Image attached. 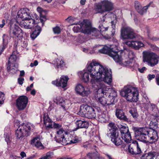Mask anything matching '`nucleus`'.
Wrapping results in <instances>:
<instances>
[{"label": "nucleus", "instance_id": "49", "mask_svg": "<svg viewBox=\"0 0 159 159\" xmlns=\"http://www.w3.org/2000/svg\"><path fill=\"white\" fill-rule=\"evenodd\" d=\"M53 30L55 34H59L61 32V29L59 26H56L53 28Z\"/></svg>", "mask_w": 159, "mask_h": 159}, {"label": "nucleus", "instance_id": "44", "mask_svg": "<svg viewBox=\"0 0 159 159\" xmlns=\"http://www.w3.org/2000/svg\"><path fill=\"white\" fill-rule=\"evenodd\" d=\"M97 116L99 119V121L103 122H106V120L105 119V116L104 114L102 113H99L97 115Z\"/></svg>", "mask_w": 159, "mask_h": 159}, {"label": "nucleus", "instance_id": "30", "mask_svg": "<svg viewBox=\"0 0 159 159\" xmlns=\"http://www.w3.org/2000/svg\"><path fill=\"white\" fill-rule=\"evenodd\" d=\"M35 29L34 31L31 34L30 37L33 39H34L39 34L41 29L40 26L38 25L35 26Z\"/></svg>", "mask_w": 159, "mask_h": 159}, {"label": "nucleus", "instance_id": "38", "mask_svg": "<svg viewBox=\"0 0 159 159\" xmlns=\"http://www.w3.org/2000/svg\"><path fill=\"white\" fill-rule=\"evenodd\" d=\"M129 112L131 114L134 118L135 120L138 119L139 116L136 109L132 108L129 111Z\"/></svg>", "mask_w": 159, "mask_h": 159}, {"label": "nucleus", "instance_id": "43", "mask_svg": "<svg viewBox=\"0 0 159 159\" xmlns=\"http://www.w3.org/2000/svg\"><path fill=\"white\" fill-rule=\"evenodd\" d=\"M16 59L17 57L16 55L12 54L9 58L8 64H10L15 62Z\"/></svg>", "mask_w": 159, "mask_h": 159}, {"label": "nucleus", "instance_id": "36", "mask_svg": "<svg viewBox=\"0 0 159 159\" xmlns=\"http://www.w3.org/2000/svg\"><path fill=\"white\" fill-rule=\"evenodd\" d=\"M76 93L82 96H87L90 93V90H75Z\"/></svg>", "mask_w": 159, "mask_h": 159}, {"label": "nucleus", "instance_id": "56", "mask_svg": "<svg viewBox=\"0 0 159 159\" xmlns=\"http://www.w3.org/2000/svg\"><path fill=\"white\" fill-rule=\"evenodd\" d=\"M4 137L5 138V141L7 142V144H8V143H10V140L9 135L7 133H6L4 134Z\"/></svg>", "mask_w": 159, "mask_h": 159}, {"label": "nucleus", "instance_id": "2", "mask_svg": "<svg viewBox=\"0 0 159 159\" xmlns=\"http://www.w3.org/2000/svg\"><path fill=\"white\" fill-rule=\"evenodd\" d=\"M136 139L145 143L152 144L158 139L157 133L154 129L148 127H133Z\"/></svg>", "mask_w": 159, "mask_h": 159}, {"label": "nucleus", "instance_id": "54", "mask_svg": "<svg viewBox=\"0 0 159 159\" xmlns=\"http://www.w3.org/2000/svg\"><path fill=\"white\" fill-rule=\"evenodd\" d=\"M143 101L144 103L148 104L150 103V101L149 99L147 97L146 95H144L143 96Z\"/></svg>", "mask_w": 159, "mask_h": 159}, {"label": "nucleus", "instance_id": "61", "mask_svg": "<svg viewBox=\"0 0 159 159\" xmlns=\"http://www.w3.org/2000/svg\"><path fill=\"white\" fill-rule=\"evenodd\" d=\"M106 15H102V17H101L100 20L99 21V22L100 23H102L105 21V16Z\"/></svg>", "mask_w": 159, "mask_h": 159}, {"label": "nucleus", "instance_id": "39", "mask_svg": "<svg viewBox=\"0 0 159 159\" xmlns=\"http://www.w3.org/2000/svg\"><path fill=\"white\" fill-rule=\"evenodd\" d=\"M53 156V152H47L42 157L38 159H52Z\"/></svg>", "mask_w": 159, "mask_h": 159}, {"label": "nucleus", "instance_id": "58", "mask_svg": "<svg viewBox=\"0 0 159 159\" xmlns=\"http://www.w3.org/2000/svg\"><path fill=\"white\" fill-rule=\"evenodd\" d=\"M84 88L81 84H78L75 87V89H84Z\"/></svg>", "mask_w": 159, "mask_h": 159}, {"label": "nucleus", "instance_id": "26", "mask_svg": "<svg viewBox=\"0 0 159 159\" xmlns=\"http://www.w3.org/2000/svg\"><path fill=\"white\" fill-rule=\"evenodd\" d=\"M31 144L34 145L39 149H42L44 148V146L41 143L40 139L38 137L34 138L32 140Z\"/></svg>", "mask_w": 159, "mask_h": 159}, {"label": "nucleus", "instance_id": "3", "mask_svg": "<svg viewBox=\"0 0 159 159\" xmlns=\"http://www.w3.org/2000/svg\"><path fill=\"white\" fill-rule=\"evenodd\" d=\"M34 126L30 123H23L20 125L16 131L15 136L20 140L30 135V131L34 129Z\"/></svg>", "mask_w": 159, "mask_h": 159}, {"label": "nucleus", "instance_id": "53", "mask_svg": "<svg viewBox=\"0 0 159 159\" xmlns=\"http://www.w3.org/2000/svg\"><path fill=\"white\" fill-rule=\"evenodd\" d=\"M98 86V87L96 88L95 87V89H104L103 85L102 84H100L99 83H97L96 85H94V86Z\"/></svg>", "mask_w": 159, "mask_h": 159}, {"label": "nucleus", "instance_id": "13", "mask_svg": "<svg viewBox=\"0 0 159 159\" xmlns=\"http://www.w3.org/2000/svg\"><path fill=\"white\" fill-rule=\"evenodd\" d=\"M80 23H75L74 25L79 24L80 25V28H81L82 32L85 34H88L89 31L92 28L90 22L88 20H84L83 21Z\"/></svg>", "mask_w": 159, "mask_h": 159}, {"label": "nucleus", "instance_id": "21", "mask_svg": "<svg viewBox=\"0 0 159 159\" xmlns=\"http://www.w3.org/2000/svg\"><path fill=\"white\" fill-rule=\"evenodd\" d=\"M43 122L47 129L52 128L53 121L49 117L47 114H44L43 116Z\"/></svg>", "mask_w": 159, "mask_h": 159}, {"label": "nucleus", "instance_id": "1", "mask_svg": "<svg viewBox=\"0 0 159 159\" xmlns=\"http://www.w3.org/2000/svg\"><path fill=\"white\" fill-rule=\"evenodd\" d=\"M89 73L85 72L82 75V79L85 82L89 80V74L92 78L91 82L95 80H100L107 84H110L112 80L111 72L98 63L93 62L89 63L87 67Z\"/></svg>", "mask_w": 159, "mask_h": 159}, {"label": "nucleus", "instance_id": "33", "mask_svg": "<svg viewBox=\"0 0 159 159\" xmlns=\"http://www.w3.org/2000/svg\"><path fill=\"white\" fill-rule=\"evenodd\" d=\"M121 138L126 143H129L131 140V135L129 132L122 134Z\"/></svg>", "mask_w": 159, "mask_h": 159}, {"label": "nucleus", "instance_id": "63", "mask_svg": "<svg viewBox=\"0 0 159 159\" xmlns=\"http://www.w3.org/2000/svg\"><path fill=\"white\" fill-rule=\"evenodd\" d=\"M111 24L112 27L113 29H114L115 28V25L116 23V20H115V21H112L111 22Z\"/></svg>", "mask_w": 159, "mask_h": 159}, {"label": "nucleus", "instance_id": "64", "mask_svg": "<svg viewBox=\"0 0 159 159\" xmlns=\"http://www.w3.org/2000/svg\"><path fill=\"white\" fill-rule=\"evenodd\" d=\"M37 11L40 14V13H42V12H44L43 9L40 7H38L37 9Z\"/></svg>", "mask_w": 159, "mask_h": 159}, {"label": "nucleus", "instance_id": "42", "mask_svg": "<svg viewBox=\"0 0 159 159\" xmlns=\"http://www.w3.org/2000/svg\"><path fill=\"white\" fill-rule=\"evenodd\" d=\"M81 141V139L80 138H79L77 136H73L72 137V139L70 140V142H68L69 143H78Z\"/></svg>", "mask_w": 159, "mask_h": 159}, {"label": "nucleus", "instance_id": "62", "mask_svg": "<svg viewBox=\"0 0 159 159\" xmlns=\"http://www.w3.org/2000/svg\"><path fill=\"white\" fill-rule=\"evenodd\" d=\"M155 75L153 74V75H151L149 74L148 75V80L149 81L152 80V79L154 78L155 77Z\"/></svg>", "mask_w": 159, "mask_h": 159}, {"label": "nucleus", "instance_id": "16", "mask_svg": "<svg viewBox=\"0 0 159 159\" xmlns=\"http://www.w3.org/2000/svg\"><path fill=\"white\" fill-rule=\"evenodd\" d=\"M21 27H24L25 29H31L35 27L36 23L35 20L32 18H29L21 22Z\"/></svg>", "mask_w": 159, "mask_h": 159}, {"label": "nucleus", "instance_id": "52", "mask_svg": "<svg viewBox=\"0 0 159 159\" xmlns=\"http://www.w3.org/2000/svg\"><path fill=\"white\" fill-rule=\"evenodd\" d=\"M155 152H150L147 153V159H153Z\"/></svg>", "mask_w": 159, "mask_h": 159}, {"label": "nucleus", "instance_id": "23", "mask_svg": "<svg viewBox=\"0 0 159 159\" xmlns=\"http://www.w3.org/2000/svg\"><path fill=\"white\" fill-rule=\"evenodd\" d=\"M86 155L90 159H104V157L101 156L99 153L96 151L95 152H89Z\"/></svg>", "mask_w": 159, "mask_h": 159}, {"label": "nucleus", "instance_id": "41", "mask_svg": "<svg viewBox=\"0 0 159 159\" xmlns=\"http://www.w3.org/2000/svg\"><path fill=\"white\" fill-rule=\"evenodd\" d=\"M136 148H134V151L132 152V154H137L140 153L141 152V148L139 145L138 142L137 141Z\"/></svg>", "mask_w": 159, "mask_h": 159}, {"label": "nucleus", "instance_id": "18", "mask_svg": "<svg viewBox=\"0 0 159 159\" xmlns=\"http://www.w3.org/2000/svg\"><path fill=\"white\" fill-rule=\"evenodd\" d=\"M28 11L29 10L27 8L21 9L18 12V16L21 18L26 20L30 17Z\"/></svg>", "mask_w": 159, "mask_h": 159}, {"label": "nucleus", "instance_id": "50", "mask_svg": "<svg viewBox=\"0 0 159 159\" xmlns=\"http://www.w3.org/2000/svg\"><path fill=\"white\" fill-rule=\"evenodd\" d=\"M99 138L98 136L97 135H95L91 139V142L90 143H92L94 144V143L97 142Z\"/></svg>", "mask_w": 159, "mask_h": 159}, {"label": "nucleus", "instance_id": "22", "mask_svg": "<svg viewBox=\"0 0 159 159\" xmlns=\"http://www.w3.org/2000/svg\"><path fill=\"white\" fill-rule=\"evenodd\" d=\"M116 115L117 118L125 121H128V119L125 115L122 110L117 109L116 110Z\"/></svg>", "mask_w": 159, "mask_h": 159}, {"label": "nucleus", "instance_id": "27", "mask_svg": "<svg viewBox=\"0 0 159 159\" xmlns=\"http://www.w3.org/2000/svg\"><path fill=\"white\" fill-rule=\"evenodd\" d=\"M54 102L56 104L61 106L64 110H66V102L62 98L60 97H57L55 100H54Z\"/></svg>", "mask_w": 159, "mask_h": 159}, {"label": "nucleus", "instance_id": "37", "mask_svg": "<svg viewBox=\"0 0 159 159\" xmlns=\"http://www.w3.org/2000/svg\"><path fill=\"white\" fill-rule=\"evenodd\" d=\"M136 145H137V141H133L132 143H130L128 147V151L129 152L132 154V152L134 151V148H136Z\"/></svg>", "mask_w": 159, "mask_h": 159}, {"label": "nucleus", "instance_id": "5", "mask_svg": "<svg viewBox=\"0 0 159 159\" xmlns=\"http://www.w3.org/2000/svg\"><path fill=\"white\" fill-rule=\"evenodd\" d=\"M78 113L82 116H85L89 119L94 118L96 116L94 109L88 105H81Z\"/></svg>", "mask_w": 159, "mask_h": 159}, {"label": "nucleus", "instance_id": "6", "mask_svg": "<svg viewBox=\"0 0 159 159\" xmlns=\"http://www.w3.org/2000/svg\"><path fill=\"white\" fill-rule=\"evenodd\" d=\"M121 96L125 98L129 102H136L139 99V92L138 90H121L120 91Z\"/></svg>", "mask_w": 159, "mask_h": 159}, {"label": "nucleus", "instance_id": "57", "mask_svg": "<svg viewBox=\"0 0 159 159\" xmlns=\"http://www.w3.org/2000/svg\"><path fill=\"white\" fill-rule=\"evenodd\" d=\"M65 65L64 62L63 61L61 60L60 61L59 63L57 62V68L61 67Z\"/></svg>", "mask_w": 159, "mask_h": 159}, {"label": "nucleus", "instance_id": "11", "mask_svg": "<svg viewBox=\"0 0 159 159\" xmlns=\"http://www.w3.org/2000/svg\"><path fill=\"white\" fill-rule=\"evenodd\" d=\"M28 102V98L26 96L22 95L19 97L16 101V105L19 110L24 109Z\"/></svg>", "mask_w": 159, "mask_h": 159}, {"label": "nucleus", "instance_id": "32", "mask_svg": "<svg viewBox=\"0 0 159 159\" xmlns=\"http://www.w3.org/2000/svg\"><path fill=\"white\" fill-rule=\"evenodd\" d=\"M76 123L78 127L80 128H86L88 126V122L85 121L77 120Z\"/></svg>", "mask_w": 159, "mask_h": 159}, {"label": "nucleus", "instance_id": "35", "mask_svg": "<svg viewBox=\"0 0 159 159\" xmlns=\"http://www.w3.org/2000/svg\"><path fill=\"white\" fill-rule=\"evenodd\" d=\"M10 64H8L7 66V70L8 72L10 71L11 73L12 74H15L16 72L17 71L18 68V65L17 64H14V68H12L11 69Z\"/></svg>", "mask_w": 159, "mask_h": 159}, {"label": "nucleus", "instance_id": "46", "mask_svg": "<svg viewBox=\"0 0 159 159\" xmlns=\"http://www.w3.org/2000/svg\"><path fill=\"white\" fill-rule=\"evenodd\" d=\"M149 125L150 127V129H156L158 127L157 123L156 122L151 121Z\"/></svg>", "mask_w": 159, "mask_h": 159}, {"label": "nucleus", "instance_id": "31", "mask_svg": "<svg viewBox=\"0 0 159 159\" xmlns=\"http://www.w3.org/2000/svg\"><path fill=\"white\" fill-rule=\"evenodd\" d=\"M82 147L87 149H91L94 148L95 150H96L95 148L96 147V146L89 142L84 143L82 145Z\"/></svg>", "mask_w": 159, "mask_h": 159}, {"label": "nucleus", "instance_id": "7", "mask_svg": "<svg viewBox=\"0 0 159 159\" xmlns=\"http://www.w3.org/2000/svg\"><path fill=\"white\" fill-rule=\"evenodd\" d=\"M143 53V61L144 62H146L151 66H153L158 63L159 57L156 54L149 52Z\"/></svg>", "mask_w": 159, "mask_h": 159}, {"label": "nucleus", "instance_id": "25", "mask_svg": "<svg viewBox=\"0 0 159 159\" xmlns=\"http://www.w3.org/2000/svg\"><path fill=\"white\" fill-rule=\"evenodd\" d=\"M97 93V91L95 92V96L96 98H98V101L99 103H100L102 105L104 106H107V101H106V97H104V95H101L98 94V97H96V93Z\"/></svg>", "mask_w": 159, "mask_h": 159}, {"label": "nucleus", "instance_id": "48", "mask_svg": "<svg viewBox=\"0 0 159 159\" xmlns=\"http://www.w3.org/2000/svg\"><path fill=\"white\" fill-rule=\"evenodd\" d=\"M43 13L42 12L40 14V21L42 23V25L44 24V21L46 20V16L44 15H43Z\"/></svg>", "mask_w": 159, "mask_h": 159}, {"label": "nucleus", "instance_id": "60", "mask_svg": "<svg viewBox=\"0 0 159 159\" xmlns=\"http://www.w3.org/2000/svg\"><path fill=\"white\" fill-rule=\"evenodd\" d=\"M95 135H97L96 134V133L94 131H91L89 133V136L91 138V139L92 138L95 136Z\"/></svg>", "mask_w": 159, "mask_h": 159}, {"label": "nucleus", "instance_id": "10", "mask_svg": "<svg viewBox=\"0 0 159 159\" xmlns=\"http://www.w3.org/2000/svg\"><path fill=\"white\" fill-rule=\"evenodd\" d=\"M9 34L11 37H17L21 39L23 37V32L18 25L14 24L10 25Z\"/></svg>", "mask_w": 159, "mask_h": 159}, {"label": "nucleus", "instance_id": "19", "mask_svg": "<svg viewBox=\"0 0 159 159\" xmlns=\"http://www.w3.org/2000/svg\"><path fill=\"white\" fill-rule=\"evenodd\" d=\"M126 45L131 47L136 50L139 49L141 47H143V44L140 41H131L126 42Z\"/></svg>", "mask_w": 159, "mask_h": 159}, {"label": "nucleus", "instance_id": "15", "mask_svg": "<svg viewBox=\"0 0 159 159\" xmlns=\"http://www.w3.org/2000/svg\"><path fill=\"white\" fill-rule=\"evenodd\" d=\"M111 92H108V90H97V93L96 94V97H98L97 96L98 93L99 94L105 95V97H108L109 98H113L115 100V98L116 97L117 93L115 90H110Z\"/></svg>", "mask_w": 159, "mask_h": 159}, {"label": "nucleus", "instance_id": "20", "mask_svg": "<svg viewBox=\"0 0 159 159\" xmlns=\"http://www.w3.org/2000/svg\"><path fill=\"white\" fill-rule=\"evenodd\" d=\"M111 141L116 146H119L122 143V140L119 136V133H116L110 135Z\"/></svg>", "mask_w": 159, "mask_h": 159}, {"label": "nucleus", "instance_id": "29", "mask_svg": "<svg viewBox=\"0 0 159 159\" xmlns=\"http://www.w3.org/2000/svg\"><path fill=\"white\" fill-rule=\"evenodd\" d=\"M108 126L110 132L109 134H110L111 135L113 134L116 133H118L117 128L114 123H110L108 125Z\"/></svg>", "mask_w": 159, "mask_h": 159}, {"label": "nucleus", "instance_id": "45", "mask_svg": "<svg viewBox=\"0 0 159 159\" xmlns=\"http://www.w3.org/2000/svg\"><path fill=\"white\" fill-rule=\"evenodd\" d=\"M106 97L107 106L113 105L114 104V100L113 98H109L108 97Z\"/></svg>", "mask_w": 159, "mask_h": 159}, {"label": "nucleus", "instance_id": "28", "mask_svg": "<svg viewBox=\"0 0 159 159\" xmlns=\"http://www.w3.org/2000/svg\"><path fill=\"white\" fill-rule=\"evenodd\" d=\"M134 6L135 9L137 12L141 15H143L144 12V9L145 10L146 9V7L143 8L141 4L138 1H135L134 2Z\"/></svg>", "mask_w": 159, "mask_h": 159}, {"label": "nucleus", "instance_id": "47", "mask_svg": "<svg viewBox=\"0 0 159 159\" xmlns=\"http://www.w3.org/2000/svg\"><path fill=\"white\" fill-rule=\"evenodd\" d=\"M62 125L61 124L57 123L54 122H53L52 123V128H54L56 129H59L62 128Z\"/></svg>", "mask_w": 159, "mask_h": 159}, {"label": "nucleus", "instance_id": "55", "mask_svg": "<svg viewBox=\"0 0 159 159\" xmlns=\"http://www.w3.org/2000/svg\"><path fill=\"white\" fill-rule=\"evenodd\" d=\"M5 95L4 93L0 91V104H2V101L5 99Z\"/></svg>", "mask_w": 159, "mask_h": 159}, {"label": "nucleus", "instance_id": "34", "mask_svg": "<svg viewBox=\"0 0 159 159\" xmlns=\"http://www.w3.org/2000/svg\"><path fill=\"white\" fill-rule=\"evenodd\" d=\"M118 127L120 129L121 135L122 134L129 132L128 127L127 126L120 125H118Z\"/></svg>", "mask_w": 159, "mask_h": 159}, {"label": "nucleus", "instance_id": "17", "mask_svg": "<svg viewBox=\"0 0 159 159\" xmlns=\"http://www.w3.org/2000/svg\"><path fill=\"white\" fill-rule=\"evenodd\" d=\"M129 57L130 59L129 61H124L121 58V61L119 63L120 64L122 63L125 66L132 67L134 66V64L133 63V60L135 57L134 52L132 51H130L129 53Z\"/></svg>", "mask_w": 159, "mask_h": 159}, {"label": "nucleus", "instance_id": "4", "mask_svg": "<svg viewBox=\"0 0 159 159\" xmlns=\"http://www.w3.org/2000/svg\"><path fill=\"white\" fill-rule=\"evenodd\" d=\"M99 51L102 53L108 54L112 57L116 62L120 63L121 61V57L118 55V50L116 48L114 49L109 48L107 46H105L99 50Z\"/></svg>", "mask_w": 159, "mask_h": 159}, {"label": "nucleus", "instance_id": "14", "mask_svg": "<svg viewBox=\"0 0 159 159\" xmlns=\"http://www.w3.org/2000/svg\"><path fill=\"white\" fill-rule=\"evenodd\" d=\"M69 80V78L67 76L62 75L59 80H56L53 81L52 82V83L57 86L61 87L62 88H64L66 86Z\"/></svg>", "mask_w": 159, "mask_h": 159}, {"label": "nucleus", "instance_id": "8", "mask_svg": "<svg viewBox=\"0 0 159 159\" xmlns=\"http://www.w3.org/2000/svg\"><path fill=\"white\" fill-rule=\"evenodd\" d=\"M68 133L66 129L64 130L63 128H61L57 131L54 138L55 140L57 142L63 145L69 143L65 138V135L67 134Z\"/></svg>", "mask_w": 159, "mask_h": 159}, {"label": "nucleus", "instance_id": "40", "mask_svg": "<svg viewBox=\"0 0 159 159\" xmlns=\"http://www.w3.org/2000/svg\"><path fill=\"white\" fill-rule=\"evenodd\" d=\"M96 10L98 13H102L105 12L104 7L103 6L102 3V5L98 4L97 5Z\"/></svg>", "mask_w": 159, "mask_h": 159}, {"label": "nucleus", "instance_id": "59", "mask_svg": "<svg viewBox=\"0 0 159 159\" xmlns=\"http://www.w3.org/2000/svg\"><path fill=\"white\" fill-rule=\"evenodd\" d=\"M24 79L22 77H19L18 79V82L19 84L21 85L23 84Z\"/></svg>", "mask_w": 159, "mask_h": 159}, {"label": "nucleus", "instance_id": "51", "mask_svg": "<svg viewBox=\"0 0 159 159\" xmlns=\"http://www.w3.org/2000/svg\"><path fill=\"white\" fill-rule=\"evenodd\" d=\"M136 88L131 85H127L124 86L123 89H136Z\"/></svg>", "mask_w": 159, "mask_h": 159}, {"label": "nucleus", "instance_id": "24", "mask_svg": "<svg viewBox=\"0 0 159 159\" xmlns=\"http://www.w3.org/2000/svg\"><path fill=\"white\" fill-rule=\"evenodd\" d=\"M102 3L104 7L105 12L112 10L113 5L111 2L107 0H104L102 2Z\"/></svg>", "mask_w": 159, "mask_h": 159}, {"label": "nucleus", "instance_id": "12", "mask_svg": "<svg viewBox=\"0 0 159 159\" xmlns=\"http://www.w3.org/2000/svg\"><path fill=\"white\" fill-rule=\"evenodd\" d=\"M100 31L95 28H92L89 31V32L86 34H90L92 36L96 37V38H101L102 37H105L102 34V32L104 31H107L108 30V28H104L102 25V26H99Z\"/></svg>", "mask_w": 159, "mask_h": 159}, {"label": "nucleus", "instance_id": "9", "mask_svg": "<svg viewBox=\"0 0 159 159\" xmlns=\"http://www.w3.org/2000/svg\"><path fill=\"white\" fill-rule=\"evenodd\" d=\"M120 32L121 38L123 39H133L135 37L133 30L130 27H122Z\"/></svg>", "mask_w": 159, "mask_h": 159}]
</instances>
